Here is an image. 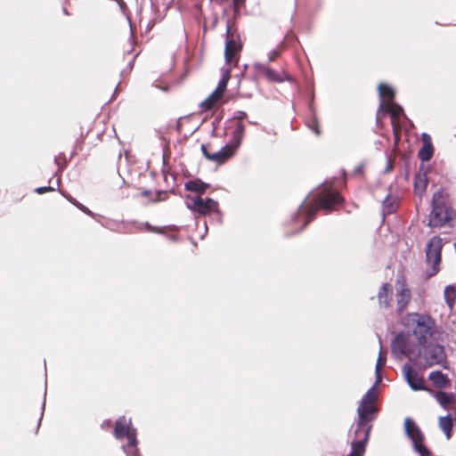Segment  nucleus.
<instances>
[{"instance_id":"1","label":"nucleus","mask_w":456,"mask_h":456,"mask_svg":"<svg viewBox=\"0 0 456 456\" xmlns=\"http://www.w3.org/2000/svg\"><path fill=\"white\" fill-rule=\"evenodd\" d=\"M309 195L298 206L297 210L291 215L289 224L291 230L285 233L286 237H290L301 232L316 216L319 209L327 212L344 201L341 194L331 188L325 187L320 191L314 200H308Z\"/></svg>"},{"instance_id":"2","label":"nucleus","mask_w":456,"mask_h":456,"mask_svg":"<svg viewBox=\"0 0 456 456\" xmlns=\"http://www.w3.org/2000/svg\"><path fill=\"white\" fill-rule=\"evenodd\" d=\"M378 94L380 101L376 115L377 126H379L380 119L387 114L390 115L392 120L395 118L408 119L403 108L395 101V92L392 86L381 83L378 86ZM392 125L394 126L393 122Z\"/></svg>"},{"instance_id":"3","label":"nucleus","mask_w":456,"mask_h":456,"mask_svg":"<svg viewBox=\"0 0 456 456\" xmlns=\"http://www.w3.org/2000/svg\"><path fill=\"white\" fill-rule=\"evenodd\" d=\"M418 345L419 349L415 357L416 360L418 358L423 360L421 365L423 369L431 368L435 365H439L444 369L449 368L447 354L444 346L432 341Z\"/></svg>"},{"instance_id":"4","label":"nucleus","mask_w":456,"mask_h":456,"mask_svg":"<svg viewBox=\"0 0 456 456\" xmlns=\"http://www.w3.org/2000/svg\"><path fill=\"white\" fill-rule=\"evenodd\" d=\"M405 325H413L412 334L418 344L427 342L436 332V322L428 314L409 313L404 319Z\"/></svg>"},{"instance_id":"5","label":"nucleus","mask_w":456,"mask_h":456,"mask_svg":"<svg viewBox=\"0 0 456 456\" xmlns=\"http://www.w3.org/2000/svg\"><path fill=\"white\" fill-rule=\"evenodd\" d=\"M431 212L428 225L435 227H442L447 222L452 219L455 215L454 210L448 207L445 202L444 190L441 188L435 191L431 200Z\"/></svg>"},{"instance_id":"6","label":"nucleus","mask_w":456,"mask_h":456,"mask_svg":"<svg viewBox=\"0 0 456 456\" xmlns=\"http://www.w3.org/2000/svg\"><path fill=\"white\" fill-rule=\"evenodd\" d=\"M403 430L405 436L411 442L412 450L416 453L419 456H432L431 450L425 444L424 433L411 417L405 418Z\"/></svg>"},{"instance_id":"7","label":"nucleus","mask_w":456,"mask_h":456,"mask_svg":"<svg viewBox=\"0 0 456 456\" xmlns=\"http://www.w3.org/2000/svg\"><path fill=\"white\" fill-rule=\"evenodd\" d=\"M443 242L439 236L432 237L427 244L426 248V260L428 263H432L430 270H427L426 278H431L436 275L440 268L439 264L442 258Z\"/></svg>"},{"instance_id":"8","label":"nucleus","mask_w":456,"mask_h":456,"mask_svg":"<svg viewBox=\"0 0 456 456\" xmlns=\"http://www.w3.org/2000/svg\"><path fill=\"white\" fill-rule=\"evenodd\" d=\"M409 337L408 332L399 331L396 333L391 342V351L396 359L405 356L408 358V362L416 364V357L411 355L414 348L409 343Z\"/></svg>"},{"instance_id":"9","label":"nucleus","mask_w":456,"mask_h":456,"mask_svg":"<svg viewBox=\"0 0 456 456\" xmlns=\"http://www.w3.org/2000/svg\"><path fill=\"white\" fill-rule=\"evenodd\" d=\"M187 200L186 207L200 216L210 215L219 206L216 200L209 197L202 199L200 196L187 195Z\"/></svg>"},{"instance_id":"10","label":"nucleus","mask_w":456,"mask_h":456,"mask_svg":"<svg viewBox=\"0 0 456 456\" xmlns=\"http://www.w3.org/2000/svg\"><path fill=\"white\" fill-rule=\"evenodd\" d=\"M377 413L378 410L374 403L361 401L357 408V420L355 423L354 433L359 435L362 433V428H365L368 426L372 427L370 422L376 418Z\"/></svg>"},{"instance_id":"11","label":"nucleus","mask_w":456,"mask_h":456,"mask_svg":"<svg viewBox=\"0 0 456 456\" xmlns=\"http://www.w3.org/2000/svg\"><path fill=\"white\" fill-rule=\"evenodd\" d=\"M224 59L227 64L231 63L234 56L242 50V43L238 28L232 29L229 24L225 31Z\"/></svg>"},{"instance_id":"12","label":"nucleus","mask_w":456,"mask_h":456,"mask_svg":"<svg viewBox=\"0 0 456 456\" xmlns=\"http://www.w3.org/2000/svg\"><path fill=\"white\" fill-rule=\"evenodd\" d=\"M414 365L412 362H408L403 366L402 372L403 378L411 390L425 391L427 388L424 384V379L413 369Z\"/></svg>"},{"instance_id":"13","label":"nucleus","mask_w":456,"mask_h":456,"mask_svg":"<svg viewBox=\"0 0 456 456\" xmlns=\"http://www.w3.org/2000/svg\"><path fill=\"white\" fill-rule=\"evenodd\" d=\"M371 426L362 428V433L356 435L354 433V439L351 442V451L347 456H363L366 451V445L370 438Z\"/></svg>"},{"instance_id":"14","label":"nucleus","mask_w":456,"mask_h":456,"mask_svg":"<svg viewBox=\"0 0 456 456\" xmlns=\"http://www.w3.org/2000/svg\"><path fill=\"white\" fill-rule=\"evenodd\" d=\"M113 434L118 440L126 437L129 441L133 436L137 437V431L132 426L131 419H126L125 416H120L116 419Z\"/></svg>"},{"instance_id":"15","label":"nucleus","mask_w":456,"mask_h":456,"mask_svg":"<svg viewBox=\"0 0 456 456\" xmlns=\"http://www.w3.org/2000/svg\"><path fill=\"white\" fill-rule=\"evenodd\" d=\"M255 69L257 70L263 71L266 77V78L272 82L281 83L284 81H292V77L288 75L286 72H282L281 74L278 73L275 69L266 67L261 63H255Z\"/></svg>"},{"instance_id":"16","label":"nucleus","mask_w":456,"mask_h":456,"mask_svg":"<svg viewBox=\"0 0 456 456\" xmlns=\"http://www.w3.org/2000/svg\"><path fill=\"white\" fill-rule=\"evenodd\" d=\"M428 379L432 382L435 387L438 388V390L451 386V379L448 375L439 370L431 371Z\"/></svg>"},{"instance_id":"17","label":"nucleus","mask_w":456,"mask_h":456,"mask_svg":"<svg viewBox=\"0 0 456 456\" xmlns=\"http://www.w3.org/2000/svg\"><path fill=\"white\" fill-rule=\"evenodd\" d=\"M245 125L242 122H235L234 128L228 142L233 149L239 150L245 135Z\"/></svg>"},{"instance_id":"18","label":"nucleus","mask_w":456,"mask_h":456,"mask_svg":"<svg viewBox=\"0 0 456 456\" xmlns=\"http://www.w3.org/2000/svg\"><path fill=\"white\" fill-rule=\"evenodd\" d=\"M237 149H233L232 145L227 142L218 151L214 152L212 156V161L217 164H223L226 159L232 158L236 152Z\"/></svg>"},{"instance_id":"19","label":"nucleus","mask_w":456,"mask_h":456,"mask_svg":"<svg viewBox=\"0 0 456 456\" xmlns=\"http://www.w3.org/2000/svg\"><path fill=\"white\" fill-rule=\"evenodd\" d=\"M391 292L392 286L387 282L383 283L379 288L377 297L379 305L381 308H388L390 306L392 297L389 296V293Z\"/></svg>"},{"instance_id":"20","label":"nucleus","mask_w":456,"mask_h":456,"mask_svg":"<svg viewBox=\"0 0 456 456\" xmlns=\"http://www.w3.org/2000/svg\"><path fill=\"white\" fill-rule=\"evenodd\" d=\"M209 187V183L203 182L200 178L189 180L184 184V188L186 191L196 192L199 194V196L204 194Z\"/></svg>"},{"instance_id":"21","label":"nucleus","mask_w":456,"mask_h":456,"mask_svg":"<svg viewBox=\"0 0 456 456\" xmlns=\"http://www.w3.org/2000/svg\"><path fill=\"white\" fill-rule=\"evenodd\" d=\"M314 97V93H312L311 101H310L309 106H308L309 112H310V118L307 119L305 124H306L307 127L309 129H311L316 135H320L321 130L319 127V123H318V119L316 117L315 110L313 105Z\"/></svg>"},{"instance_id":"22","label":"nucleus","mask_w":456,"mask_h":456,"mask_svg":"<svg viewBox=\"0 0 456 456\" xmlns=\"http://www.w3.org/2000/svg\"><path fill=\"white\" fill-rule=\"evenodd\" d=\"M428 184V176L424 173H416L413 180L414 191L417 195L421 197L426 191Z\"/></svg>"},{"instance_id":"23","label":"nucleus","mask_w":456,"mask_h":456,"mask_svg":"<svg viewBox=\"0 0 456 456\" xmlns=\"http://www.w3.org/2000/svg\"><path fill=\"white\" fill-rule=\"evenodd\" d=\"M246 0H232V9L233 13L231 18H228L226 20V26L229 24V27L233 29L238 28L237 20L240 17V7L244 6Z\"/></svg>"},{"instance_id":"24","label":"nucleus","mask_w":456,"mask_h":456,"mask_svg":"<svg viewBox=\"0 0 456 456\" xmlns=\"http://www.w3.org/2000/svg\"><path fill=\"white\" fill-rule=\"evenodd\" d=\"M411 299V292L409 289L403 288L396 293L397 313L403 312Z\"/></svg>"},{"instance_id":"25","label":"nucleus","mask_w":456,"mask_h":456,"mask_svg":"<svg viewBox=\"0 0 456 456\" xmlns=\"http://www.w3.org/2000/svg\"><path fill=\"white\" fill-rule=\"evenodd\" d=\"M456 424V417L453 419L450 413L445 416L439 417V428L443 430L446 437L452 436V428Z\"/></svg>"},{"instance_id":"26","label":"nucleus","mask_w":456,"mask_h":456,"mask_svg":"<svg viewBox=\"0 0 456 456\" xmlns=\"http://www.w3.org/2000/svg\"><path fill=\"white\" fill-rule=\"evenodd\" d=\"M434 397L436 399L440 406L444 409H448V405L454 401V395L447 393L444 390H437L434 393Z\"/></svg>"},{"instance_id":"27","label":"nucleus","mask_w":456,"mask_h":456,"mask_svg":"<svg viewBox=\"0 0 456 456\" xmlns=\"http://www.w3.org/2000/svg\"><path fill=\"white\" fill-rule=\"evenodd\" d=\"M223 98V96L214 90L203 102L200 103V107L203 110H210Z\"/></svg>"},{"instance_id":"28","label":"nucleus","mask_w":456,"mask_h":456,"mask_svg":"<svg viewBox=\"0 0 456 456\" xmlns=\"http://www.w3.org/2000/svg\"><path fill=\"white\" fill-rule=\"evenodd\" d=\"M138 440L137 437L132 436V439H129L126 444L122 445V450L126 453V456H141L139 449H138Z\"/></svg>"},{"instance_id":"29","label":"nucleus","mask_w":456,"mask_h":456,"mask_svg":"<svg viewBox=\"0 0 456 456\" xmlns=\"http://www.w3.org/2000/svg\"><path fill=\"white\" fill-rule=\"evenodd\" d=\"M434 152L435 148L433 144H428L425 142V144H422L418 151V158L421 162H428L432 159Z\"/></svg>"},{"instance_id":"30","label":"nucleus","mask_w":456,"mask_h":456,"mask_svg":"<svg viewBox=\"0 0 456 456\" xmlns=\"http://www.w3.org/2000/svg\"><path fill=\"white\" fill-rule=\"evenodd\" d=\"M444 301L450 309H452L455 304V289L452 285H448L444 292Z\"/></svg>"},{"instance_id":"31","label":"nucleus","mask_w":456,"mask_h":456,"mask_svg":"<svg viewBox=\"0 0 456 456\" xmlns=\"http://www.w3.org/2000/svg\"><path fill=\"white\" fill-rule=\"evenodd\" d=\"M382 207L384 209L387 210L388 214H392L395 212L396 206H395V200L393 199L391 194H387L386 198L382 201Z\"/></svg>"},{"instance_id":"32","label":"nucleus","mask_w":456,"mask_h":456,"mask_svg":"<svg viewBox=\"0 0 456 456\" xmlns=\"http://www.w3.org/2000/svg\"><path fill=\"white\" fill-rule=\"evenodd\" d=\"M378 396V393L376 390V384H373L364 394L361 401L374 403L376 398Z\"/></svg>"},{"instance_id":"33","label":"nucleus","mask_w":456,"mask_h":456,"mask_svg":"<svg viewBox=\"0 0 456 456\" xmlns=\"http://www.w3.org/2000/svg\"><path fill=\"white\" fill-rule=\"evenodd\" d=\"M208 220L212 224H222L223 212L220 210L219 206L210 215H208Z\"/></svg>"},{"instance_id":"34","label":"nucleus","mask_w":456,"mask_h":456,"mask_svg":"<svg viewBox=\"0 0 456 456\" xmlns=\"http://www.w3.org/2000/svg\"><path fill=\"white\" fill-rule=\"evenodd\" d=\"M379 356H378V359H377V362H376V367H379V368H383L385 367L386 363H387V351L383 349L382 347V343H381V338H379Z\"/></svg>"},{"instance_id":"35","label":"nucleus","mask_w":456,"mask_h":456,"mask_svg":"<svg viewBox=\"0 0 456 456\" xmlns=\"http://www.w3.org/2000/svg\"><path fill=\"white\" fill-rule=\"evenodd\" d=\"M54 164L58 167V171L62 172L68 166L65 154L61 153L59 156H55L53 159Z\"/></svg>"},{"instance_id":"36","label":"nucleus","mask_w":456,"mask_h":456,"mask_svg":"<svg viewBox=\"0 0 456 456\" xmlns=\"http://www.w3.org/2000/svg\"><path fill=\"white\" fill-rule=\"evenodd\" d=\"M285 48V43L284 41L281 42L277 48L273 49L270 51L268 54L269 61H273L276 58H278L281 54V52Z\"/></svg>"},{"instance_id":"37","label":"nucleus","mask_w":456,"mask_h":456,"mask_svg":"<svg viewBox=\"0 0 456 456\" xmlns=\"http://www.w3.org/2000/svg\"><path fill=\"white\" fill-rule=\"evenodd\" d=\"M223 116L222 114L220 115H217L215 117L214 120L212 121V131H211V136H216V131L219 127V125H220V122H221V119H222Z\"/></svg>"},{"instance_id":"38","label":"nucleus","mask_w":456,"mask_h":456,"mask_svg":"<svg viewBox=\"0 0 456 456\" xmlns=\"http://www.w3.org/2000/svg\"><path fill=\"white\" fill-rule=\"evenodd\" d=\"M248 116L247 112L244 110H236L233 113V116L232 118L228 119V121L232 120H237L236 122H242L244 118H246Z\"/></svg>"},{"instance_id":"39","label":"nucleus","mask_w":456,"mask_h":456,"mask_svg":"<svg viewBox=\"0 0 456 456\" xmlns=\"http://www.w3.org/2000/svg\"><path fill=\"white\" fill-rule=\"evenodd\" d=\"M227 85L228 81H225V78H220L218 85L215 90L217 91V93H219L222 96H224V94L225 93L227 88Z\"/></svg>"},{"instance_id":"40","label":"nucleus","mask_w":456,"mask_h":456,"mask_svg":"<svg viewBox=\"0 0 456 456\" xmlns=\"http://www.w3.org/2000/svg\"><path fill=\"white\" fill-rule=\"evenodd\" d=\"M144 225L148 232H156V233H163V228H161V227L153 226L151 224H149L148 222H146L144 224Z\"/></svg>"},{"instance_id":"41","label":"nucleus","mask_w":456,"mask_h":456,"mask_svg":"<svg viewBox=\"0 0 456 456\" xmlns=\"http://www.w3.org/2000/svg\"><path fill=\"white\" fill-rule=\"evenodd\" d=\"M386 157H387V166L383 171L384 174L389 173L390 171H392V169L394 167V164H393L391 156L388 155L387 153H386Z\"/></svg>"},{"instance_id":"42","label":"nucleus","mask_w":456,"mask_h":456,"mask_svg":"<svg viewBox=\"0 0 456 456\" xmlns=\"http://www.w3.org/2000/svg\"><path fill=\"white\" fill-rule=\"evenodd\" d=\"M45 396H46V387L45 388V398H44V401H43V403H42V406H41V414H40V417L38 419V421H37V433L39 429V427L41 425V421H42V419H43V416H44V411H45Z\"/></svg>"},{"instance_id":"43","label":"nucleus","mask_w":456,"mask_h":456,"mask_svg":"<svg viewBox=\"0 0 456 456\" xmlns=\"http://www.w3.org/2000/svg\"><path fill=\"white\" fill-rule=\"evenodd\" d=\"M52 191H54V188L50 185L40 186V187H37L35 189V192L37 194H43L45 192Z\"/></svg>"},{"instance_id":"44","label":"nucleus","mask_w":456,"mask_h":456,"mask_svg":"<svg viewBox=\"0 0 456 456\" xmlns=\"http://www.w3.org/2000/svg\"><path fill=\"white\" fill-rule=\"evenodd\" d=\"M200 150L202 151V154L203 156L208 159V160H210L212 161V158L210 156L213 155V153H210L208 151V146L206 144H202L201 147H200Z\"/></svg>"},{"instance_id":"45","label":"nucleus","mask_w":456,"mask_h":456,"mask_svg":"<svg viewBox=\"0 0 456 456\" xmlns=\"http://www.w3.org/2000/svg\"><path fill=\"white\" fill-rule=\"evenodd\" d=\"M382 368L375 367V376H376V381L374 384L376 386L381 381L383 376H382Z\"/></svg>"},{"instance_id":"46","label":"nucleus","mask_w":456,"mask_h":456,"mask_svg":"<svg viewBox=\"0 0 456 456\" xmlns=\"http://www.w3.org/2000/svg\"><path fill=\"white\" fill-rule=\"evenodd\" d=\"M430 167L428 165H425L424 162H421L419 165V170L416 173H424L425 176H427L429 172Z\"/></svg>"},{"instance_id":"47","label":"nucleus","mask_w":456,"mask_h":456,"mask_svg":"<svg viewBox=\"0 0 456 456\" xmlns=\"http://www.w3.org/2000/svg\"><path fill=\"white\" fill-rule=\"evenodd\" d=\"M138 54V53L134 54L133 57L129 60L127 67L126 68V69H128V72H130L134 69V61Z\"/></svg>"},{"instance_id":"48","label":"nucleus","mask_w":456,"mask_h":456,"mask_svg":"<svg viewBox=\"0 0 456 456\" xmlns=\"http://www.w3.org/2000/svg\"><path fill=\"white\" fill-rule=\"evenodd\" d=\"M167 239H169L170 240L174 241V242H176L178 241L179 240V237L177 234L175 233H167L164 230H163V233Z\"/></svg>"},{"instance_id":"49","label":"nucleus","mask_w":456,"mask_h":456,"mask_svg":"<svg viewBox=\"0 0 456 456\" xmlns=\"http://www.w3.org/2000/svg\"><path fill=\"white\" fill-rule=\"evenodd\" d=\"M421 137H422V144H425V142H427L428 144H433L431 137L428 134L423 133Z\"/></svg>"},{"instance_id":"50","label":"nucleus","mask_w":456,"mask_h":456,"mask_svg":"<svg viewBox=\"0 0 456 456\" xmlns=\"http://www.w3.org/2000/svg\"><path fill=\"white\" fill-rule=\"evenodd\" d=\"M65 198L72 204L74 205L75 207H77V205H80V202L77 201L75 198H73L71 195L68 194V195H64Z\"/></svg>"},{"instance_id":"51","label":"nucleus","mask_w":456,"mask_h":456,"mask_svg":"<svg viewBox=\"0 0 456 456\" xmlns=\"http://www.w3.org/2000/svg\"><path fill=\"white\" fill-rule=\"evenodd\" d=\"M166 193H167V191H156L157 198L152 200V201L153 202H159V201L163 200V199L160 196L163 195V194H166Z\"/></svg>"},{"instance_id":"52","label":"nucleus","mask_w":456,"mask_h":456,"mask_svg":"<svg viewBox=\"0 0 456 456\" xmlns=\"http://www.w3.org/2000/svg\"><path fill=\"white\" fill-rule=\"evenodd\" d=\"M364 164L361 163L358 166L355 167L354 170V174H362L363 171Z\"/></svg>"},{"instance_id":"53","label":"nucleus","mask_w":456,"mask_h":456,"mask_svg":"<svg viewBox=\"0 0 456 456\" xmlns=\"http://www.w3.org/2000/svg\"><path fill=\"white\" fill-rule=\"evenodd\" d=\"M81 211L83 213H85L86 215L89 216H92L94 217L95 216V213H94L93 211H91L87 207L85 206V208H83L81 209Z\"/></svg>"},{"instance_id":"54","label":"nucleus","mask_w":456,"mask_h":456,"mask_svg":"<svg viewBox=\"0 0 456 456\" xmlns=\"http://www.w3.org/2000/svg\"><path fill=\"white\" fill-rule=\"evenodd\" d=\"M221 78H225V81H229V79H230V70H229L228 69H226L224 71V73H223V75H222Z\"/></svg>"},{"instance_id":"55","label":"nucleus","mask_w":456,"mask_h":456,"mask_svg":"<svg viewBox=\"0 0 456 456\" xmlns=\"http://www.w3.org/2000/svg\"><path fill=\"white\" fill-rule=\"evenodd\" d=\"M117 1H118V5L120 6L121 10L124 11V9L126 6V3L123 0H117Z\"/></svg>"},{"instance_id":"56","label":"nucleus","mask_w":456,"mask_h":456,"mask_svg":"<svg viewBox=\"0 0 456 456\" xmlns=\"http://www.w3.org/2000/svg\"><path fill=\"white\" fill-rule=\"evenodd\" d=\"M127 74H129V72H128V69H123V70H121V72H120L121 77H125V76H126Z\"/></svg>"},{"instance_id":"57","label":"nucleus","mask_w":456,"mask_h":456,"mask_svg":"<svg viewBox=\"0 0 456 456\" xmlns=\"http://www.w3.org/2000/svg\"><path fill=\"white\" fill-rule=\"evenodd\" d=\"M133 51H134V48L132 46L129 50H127L124 53V56H126V54H131L133 53Z\"/></svg>"},{"instance_id":"58","label":"nucleus","mask_w":456,"mask_h":456,"mask_svg":"<svg viewBox=\"0 0 456 456\" xmlns=\"http://www.w3.org/2000/svg\"><path fill=\"white\" fill-rule=\"evenodd\" d=\"M150 193H151V191H150V190H144V191L142 192V194L143 196H148V195H150Z\"/></svg>"},{"instance_id":"59","label":"nucleus","mask_w":456,"mask_h":456,"mask_svg":"<svg viewBox=\"0 0 456 456\" xmlns=\"http://www.w3.org/2000/svg\"><path fill=\"white\" fill-rule=\"evenodd\" d=\"M127 19H128L129 25H130L131 37H134V32H133V28H132V25H131L130 18L128 17Z\"/></svg>"},{"instance_id":"60","label":"nucleus","mask_w":456,"mask_h":456,"mask_svg":"<svg viewBox=\"0 0 456 456\" xmlns=\"http://www.w3.org/2000/svg\"><path fill=\"white\" fill-rule=\"evenodd\" d=\"M244 76V72H240L237 77H239V84L240 83L241 77Z\"/></svg>"},{"instance_id":"61","label":"nucleus","mask_w":456,"mask_h":456,"mask_svg":"<svg viewBox=\"0 0 456 456\" xmlns=\"http://www.w3.org/2000/svg\"><path fill=\"white\" fill-rule=\"evenodd\" d=\"M77 208L79 210H81L83 208H85V206H84L82 203H80V205H77Z\"/></svg>"},{"instance_id":"62","label":"nucleus","mask_w":456,"mask_h":456,"mask_svg":"<svg viewBox=\"0 0 456 456\" xmlns=\"http://www.w3.org/2000/svg\"><path fill=\"white\" fill-rule=\"evenodd\" d=\"M63 13L66 14V15H69V12H68V10L66 8H63Z\"/></svg>"},{"instance_id":"63","label":"nucleus","mask_w":456,"mask_h":456,"mask_svg":"<svg viewBox=\"0 0 456 456\" xmlns=\"http://www.w3.org/2000/svg\"><path fill=\"white\" fill-rule=\"evenodd\" d=\"M249 124L251 125H256L257 123L256 121H249Z\"/></svg>"},{"instance_id":"64","label":"nucleus","mask_w":456,"mask_h":456,"mask_svg":"<svg viewBox=\"0 0 456 456\" xmlns=\"http://www.w3.org/2000/svg\"><path fill=\"white\" fill-rule=\"evenodd\" d=\"M153 25H151V23L148 24V29H151Z\"/></svg>"}]
</instances>
